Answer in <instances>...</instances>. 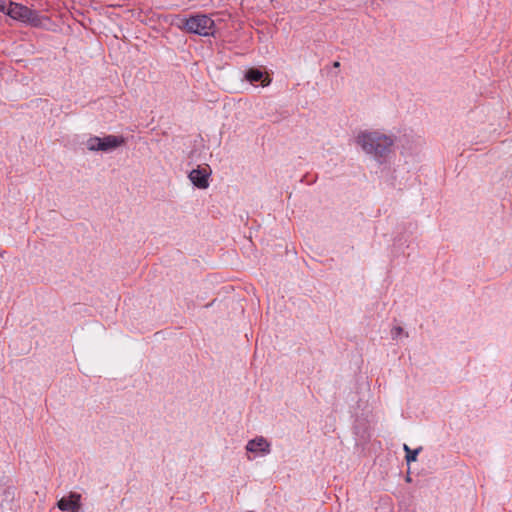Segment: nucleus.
<instances>
[{
    "label": "nucleus",
    "mask_w": 512,
    "mask_h": 512,
    "mask_svg": "<svg viewBox=\"0 0 512 512\" xmlns=\"http://www.w3.org/2000/svg\"><path fill=\"white\" fill-rule=\"evenodd\" d=\"M402 335H405L407 337V334L404 333V330L402 327L400 326H395L392 328L391 330V336L393 339H398L400 338Z\"/></svg>",
    "instance_id": "10"
},
{
    "label": "nucleus",
    "mask_w": 512,
    "mask_h": 512,
    "mask_svg": "<svg viewBox=\"0 0 512 512\" xmlns=\"http://www.w3.org/2000/svg\"><path fill=\"white\" fill-rule=\"evenodd\" d=\"M57 507L61 511L79 512L81 508V495L76 492H71L68 496H64L58 500Z\"/></svg>",
    "instance_id": "7"
},
{
    "label": "nucleus",
    "mask_w": 512,
    "mask_h": 512,
    "mask_svg": "<svg viewBox=\"0 0 512 512\" xmlns=\"http://www.w3.org/2000/svg\"><path fill=\"white\" fill-rule=\"evenodd\" d=\"M333 66L337 68V67L340 66V63L339 62H334Z\"/></svg>",
    "instance_id": "11"
},
{
    "label": "nucleus",
    "mask_w": 512,
    "mask_h": 512,
    "mask_svg": "<svg viewBox=\"0 0 512 512\" xmlns=\"http://www.w3.org/2000/svg\"><path fill=\"white\" fill-rule=\"evenodd\" d=\"M355 143L365 154L382 161L392 152L395 137L379 130H363L355 136Z\"/></svg>",
    "instance_id": "1"
},
{
    "label": "nucleus",
    "mask_w": 512,
    "mask_h": 512,
    "mask_svg": "<svg viewBox=\"0 0 512 512\" xmlns=\"http://www.w3.org/2000/svg\"><path fill=\"white\" fill-rule=\"evenodd\" d=\"M247 453L254 456H266L271 453V443L263 436L250 439L245 446Z\"/></svg>",
    "instance_id": "5"
},
{
    "label": "nucleus",
    "mask_w": 512,
    "mask_h": 512,
    "mask_svg": "<svg viewBox=\"0 0 512 512\" xmlns=\"http://www.w3.org/2000/svg\"><path fill=\"white\" fill-rule=\"evenodd\" d=\"M404 451L406 452V461L407 463L414 462L417 460V456L419 454L420 449L412 450L407 444H404Z\"/></svg>",
    "instance_id": "9"
},
{
    "label": "nucleus",
    "mask_w": 512,
    "mask_h": 512,
    "mask_svg": "<svg viewBox=\"0 0 512 512\" xmlns=\"http://www.w3.org/2000/svg\"><path fill=\"white\" fill-rule=\"evenodd\" d=\"M245 79L250 83L260 81L263 87L268 86L271 82V79L268 76H264L261 70L255 68H250L246 71Z\"/></svg>",
    "instance_id": "8"
},
{
    "label": "nucleus",
    "mask_w": 512,
    "mask_h": 512,
    "mask_svg": "<svg viewBox=\"0 0 512 512\" xmlns=\"http://www.w3.org/2000/svg\"><path fill=\"white\" fill-rule=\"evenodd\" d=\"M126 140L121 135H113L108 134L103 137L99 136H90L85 141V147L90 152H103V153H111L116 149L124 146Z\"/></svg>",
    "instance_id": "3"
},
{
    "label": "nucleus",
    "mask_w": 512,
    "mask_h": 512,
    "mask_svg": "<svg viewBox=\"0 0 512 512\" xmlns=\"http://www.w3.org/2000/svg\"><path fill=\"white\" fill-rule=\"evenodd\" d=\"M211 175V169L208 165L198 166L193 169L189 175V180L199 189H207L209 187V177Z\"/></svg>",
    "instance_id": "6"
},
{
    "label": "nucleus",
    "mask_w": 512,
    "mask_h": 512,
    "mask_svg": "<svg viewBox=\"0 0 512 512\" xmlns=\"http://www.w3.org/2000/svg\"><path fill=\"white\" fill-rule=\"evenodd\" d=\"M172 24H174L178 29L186 30V32L212 30L215 26L214 20L205 14H196L188 19L177 16Z\"/></svg>",
    "instance_id": "4"
},
{
    "label": "nucleus",
    "mask_w": 512,
    "mask_h": 512,
    "mask_svg": "<svg viewBox=\"0 0 512 512\" xmlns=\"http://www.w3.org/2000/svg\"><path fill=\"white\" fill-rule=\"evenodd\" d=\"M0 12L10 18L20 21L34 28L50 29L51 20L46 15L11 0H0Z\"/></svg>",
    "instance_id": "2"
}]
</instances>
